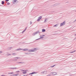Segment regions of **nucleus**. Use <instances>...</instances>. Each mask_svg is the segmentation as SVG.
Masks as SVG:
<instances>
[{
	"label": "nucleus",
	"mask_w": 76,
	"mask_h": 76,
	"mask_svg": "<svg viewBox=\"0 0 76 76\" xmlns=\"http://www.w3.org/2000/svg\"><path fill=\"white\" fill-rule=\"evenodd\" d=\"M26 76H28V74H27L26 75Z\"/></svg>",
	"instance_id": "obj_37"
},
{
	"label": "nucleus",
	"mask_w": 76,
	"mask_h": 76,
	"mask_svg": "<svg viewBox=\"0 0 76 76\" xmlns=\"http://www.w3.org/2000/svg\"><path fill=\"white\" fill-rule=\"evenodd\" d=\"M0 53H2V51H0Z\"/></svg>",
	"instance_id": "obj_35"
},
{
	"label": "nucleus",
	"mask_w": 76,
	"mask_h": 76,
	"mask_svg": "<svg viewBox=\"0 0 76 76\" xmlns=\"http://www.w3.org/2000/svg\"><path fill=\"white\" fill-rule=\"evenodd\" d=\"M7 4L8 5H9L10 4V3L9 2H7Z\"/></svg>",
	"instance_id": "obj_28"
},
{
	"label": "nucleus",
	"mask_w": 76,
	"mask_h": 76,
	"mask_svg": "<svg viewBox=\"0 0 76 76\" xmlns=\"http://www.w3.org/2000/svg\"><path fill=\"white\" fill-rule=\"evenodd\" d=\"M14 2H15L16 3H18V1L17 0H14Z\"/></svg>",
	"instance_id": "obj_15"
},
{
	"label": "nucleus",
	"mask_w": 76,
	"mask_h": 76,
	"mask_svg": "<svg viewBox=\"0 0 76 76\" xmlns=\"http://www.w3.org/2000/svg\"><path fill=\"white\" fill-rule=\"evenodd\" d=\"M20 70L21 72H22V73L23 74V75H25V74H26V73H27V72L26 71H27V70H24V69H20Z\"/></svg>",
	"instance_id": "obj_2"
},
{
	"label": "nucleus",
	"mask_w": 76,
	"mask_h": 76,
	"mask_svg": "<svg viewBox=\"0 0 76 76\" xmlns=\"http://www.w3.org/2000/svg\"><path fill=\"white\" fill-rule=\"evenodd\" d=\"M76 51V50H74L73 51L71 52H70V53H75Z\"/></svg>",
	"instance_id": "obj_19"
},
{
	"label": "nucleus",
	"mask_w": 76,
	"mask_h": 76,
	"mask_svg": "<svg viewBox=\"0 0 76 76\" xmlns=\"http://www.w3.org/2000/svg\"><path fill=\"white\" fill-rule=\"evenodd\" d=\"M40 37L39 39H36V40H38V39H41V38H44V37L42 36H40Z\"/></svg>",
	"instance_id": "obj_10"
},
{
	"label": "nucleus",
	"mask_w": 76,
	"mask_h": 76,
	"mask_svg": "<svg viewBox=\"0 0 76 76\" xmlns=\"http://www.w3.org/2000/svg\"><path fill=\"white\" fill-rule=\"evenodd\" d=\"M19 50H23V51H28H28L29 52H36V51L37 50V48H34L33 49V50H28V48H25V49H17L16 50V51H19Z\"/></svg>",
	"instance_id": "obj_1"
},
{
	"label": "nucleus",
	"mask_w": 76,
	"mask_h": 76,
	"mask_svg": "<svg viewBox=\"0 0 76 76\" xmlns=\"http://www.w3.org/2000/svg\"><path fill=\"white\" fill-rule=\"evenodd\" d=\"M75 12H76V10H75Z\"/></svg>",
	"instance_id": "obj_41"
},
{
	"label": "nucleus",
	"mask_w": 76,
	"mask_h": 76,
	"mask_svg": "<svg viewBox=\"0 0 76 76\" xmlns=\"http://www.w3.org/2000/svg\"><path fill=\"white\" fill-rule=\"evenodd\" d=\"M25 32V30H23V31L22 32V34H23V33H24V32Z\"/></svg>",
	"instance_id": "obj_22"
},
{
	"label": "nucleus",
	"mask_w": 76,
	"mask_h": 76,
	"mask_svg": "<svg viewBox=\"0 0 76 76\" xmlns=\"http://www.w3.org/2000/svg\"><path fill=\"white\" fill-rule=\"evenodd\" d=\"M1 4H4V1H1Z\"/></svg>",
	"instance_id": "obj_18"
},
{
	"label": "nucleus",
	"mask_w": 76,
	"mask_h": 76,
	"mask_svg": "<svg viewBox=\"0 0 76 76\" xmlns=\"http://www.w3.org/2000/svg\"><path fill=\"white\" fill-rule=\"evenodd\" d=\"M12 55H13V56H16V55H17V54L16 53H12Z\"/></svg>",
	"instance_id": "obj_16"
},
{
	"label": "nucleus",
	"mask_w": 76,
	"mask_h": 76,
	"mask_svg": "<svg viewBox=\"0 0 76 76\" xmlns=\"http://www.w3.org/2000/svg\"><path fill=\"white\" fill-rule=\"evenodd\" d=\"M5 1L7 2V1H9V0H5Z\"/></svg>",
	"instance_id": "obj_30"
},
{
	"label": "nucleus",
	"mask_w": 76,
	"mask_h": 76,
	"mask_svg": "<svg viewBox=\"0 0 76 76\" xmlns=\"http://www.w3.org/2000/svg\"><path fill=\"white\" fill-rule=\"evenodd\" d=\"M36 34H37V33H36L35 32L34 33H33L32 34V35H33V36H35V35H36Z\"/></svg>",
	"instance_id": "obj_13"
},
{
	"label": "nucleus",
	"mask_w": 76,
	"mask_h": 76,
	"mask_svg": "<svg viewBox=\"0 0 76 76\" xmlns=\"http://www.w3.org/2000/svg\"><path fill=\"white\" fill-rule=\"evenodd\" d=\"M12 47H10L9 48L10 49H12Z\"/></svg>",
	"instance_id": "obj_31"
},
{
	"label": "nucleus",
	"mask_w": 76,
	"mask_h": 76,
	"mask_svg": "<svg viewBox=\"0 0 76 76\" xmlns=\"http://www.w3.org/2000/svg\"><path fill=\"white\" fill-rule=\"evenodd\" d=\"M9 69H11L12 70H13V69H16L17 68H10Z\"/></svg>",
	"instance_id": "obj_11"
},
{
	"label": "nucleus",
	"mask_w": 76,
	"mask_h": 76,
	"mask_svg": "<svg viewBox=\"0 0 76 76\" xmlns=\"http://www.w3.org/2000/svg\"><path fill=\"white\" fill-rule=\"evenodd\" d=\"M25 63L23 62H17V64H24Z\"/></svg>",
	"instance_id": "obj_5"
},
{
	"label": "nucleus",
	"mask_w": 76,
	"mask_h": 76,
	"mask_svg": "<svg viewBox=\"0 0 76 76\" xmlns=\"http://www.w3.org/2000/svg\"><path fill=\"white\" fill-rule=\"evenodd\" d=\"M54 26V27H55L56 26H57V24L55 25Z\"/></svg>",
	"instance_id": "obj_24"
},
{
	"label": "nucleus",
	"mask_w": 76,
	"mask_h": 76,
	"mask_svg": "<svg viewBox=\"0 0 76 76\" xmlns=\"http://www.w3.org/2000/svg\"><path fill=\"white\" fill-rule=\"evenodd\" d=\"M75 39H76V37L74 38V40H75Z\"/></svg>",
	"instance_id": "obj_36"
},
{
	"label": "nucleus",
	"mask_w": 76,
	"mask_h": 76,
	"mask_svg": "<svg viewBox=\"0 0 76 76\" xmlns=\"http://www.w3.org/2000/svg\"><path fill=\"white\" fill-rule=\"evenodd\" d=\"M37 73V72H32L31 73H29V75H34L35 74H36Z\"/></svg>",
	"instance_id": "obj_7"
},
{
	"label": "nucleus",
	"mask_w": 76,
	"mask_h": 76,
	"mask_svg": "<svg viewBox=\"0 0 76 76\" xmlns=\"http://www.w3.org/2000/svg\"><path fill=\"white\" fill-rule=\"evenodd\" d=\"M18 74H18V73L15 74V76H18Z\"/></svg>",
	"instance_id": "obj_27"
},
{
	"label": "nucleus",
	"mask_w": 76,
	"mask_h": 76,
	"mask_svg": "<svg viewBox=\"0 0 76 76\" xmlns=\"http://www.w3.org/2000/svg\"><path fill=\"white\" fill-rule=\"evenodd\" d=\"M26 29H27V27H26L25 29L24 30V31H25L26 30Z\"/></svg>",
	"instance_id": "obj_26"
},
{
	"label": "nucleus",
	"mask_w": 76,
	"mask_h": 76,
	"mask_svg": "<svg viewBox=\"0 0 76 76\" xmlns=\"http://www.w3.org/2000/svg\"><path fill=\"white\" fill-rule=\"evenodd\" d=\"M75 36H76V34H75Z\"/></svg>",
	"instance_id": "obj_39"
},
{
	"label": "nucleus",
	"mask_w": 76,
	"mask_h": 76,
	"mask_svg": "<svg viewBox=\"0 0 76 76\" xmlns=\"http://www.w3.org/2000/svg\"><path fill=\"white\" fill-rule=\"evenodd\" d=\"M56 66V65H54L53 66H50V67H52V68L54 67V66Z\"/></svg>",
	"instance_id": "obj_21"
},
{
	"label": "nucleus",
	"mask_w": 76,
	"mask_h": 76,
	"mask_svg": "<svg viewBox=\"0 0 76 76\" xmlns=\"http://www.w3.org/2000/svg\"><path fill=\"white\" fill-rule=\"evenodd\" d=\"M47 18H45V21H44V23H46V21H47Z\"/></svg>",
	"instance_id": "obj_17"
},
{
	"label": "nucleus",
	"mask_w": 76,
	"mask_h": 76,
	"mask_svg": "<svg viewBox=\"0 0 76 76\" xmlns=\"http://www.w3.org/2000/svg\"><path fill=\"white\" fill-rule=\"evenodd\" d=\"M25 54H28V55H29V53H25Z\"/></svg>",
	"instance_id": "obj_25"
},
{
	"label": "nucleus",
	"mask_w": 76,
	"mask_h": 76,
	"mask_svg": "<svg viewBox=\"0 0 76 76\" xmlns=\"http://www.w3.org/2000/svg\"><path fill=\"white\" fill-rule=\"evenodd\" d=\"M9 74H13V72H11L9 73Z\"/></svg>",
	"instance_id": "obj_23"
},
{
	"label": "nucleus",
	"mask_w": 76,
	"mask_h": 76,
	"mask_svg": "<svg viewBox=\"0 0 76 76\" xmlns=\"http://www.w3.org/2000/svg\"><path fill=\"white\" fill-rule=\"evenodd\" d=\"M42 32H45V29H43L42 30Z\"/></svg>",
	"instance_id": "obj_14"
},
{
	"label": "nucleus",
	"mask_w": 76,
	"mask_h": 76,
	"mask_svg": "<svg viewBox=\"0 0 76 76\" xmlns=\"http://www.w3.org/2000/svg\"><path fill=\"white\" fill-rule=\"evenodd\" d=\"M32 22L31 21H30V25H32Z\"/></svg>",
	"instance_id": "obj_29"
},
{
	"label": "nucleus",
	"mask_w": 76,
	"mask_h": 76,
	"mask_svg": "<svg viewBox=\"0 0 76 76\" xmlns=\"http://www.w3.org/2000/svg\"><path fill=\"white\" fill-rule=\"evenodd\" d=\"M10 55H11V54H8L7 55H8V56H9Z\"/></svg>",
	"instance_id": "obj_32"
},
{
	"label": "nucleus",
	"mask_w": 76,
	"mask_h": 76,
	"mask_svg": "<svg viewBox=\"0 0 76 76\" xmlns=\"http://www.w3.org/2000/svg\"><path fill=\"white\" fill-rule=\"evenodd\" d=\"M42 19V16H40V17H39L38 19L37 20V21L38 22H39L40 21V20Z\"/></svg>",
	"instance_id": "obj_4"
},
{
	"label": "nucleus",
	"mask_w": 76,
	"mask_h": 76,
	"mask_svg": "<svg viewBox=\"0 0 76 76\" xmlns=\"http://www.w3.org/2000/svg\"><path fill=\"white\" fill-rule=\"evenodd\" d=\"M42 37H45V35H42Z\"/></svg>",
	"instance_id": "obj_34"
},
{
	"label": "nucleus",
	"mask_w": 76,
	"mask_h": 76,
	"mask_svg": "<svg viewBox=\"0 0 76 76\" xmlns=\"http://www.w3.org/2000/svg\"><path fill=\"white\" fill-rule=\"evenodd\" d=\"M23 76H26L25 75H24Z\"/></svg>",
	"instance_id": "obj_38"
},
{
	"label": "nucleus",
	"mask_w": 76,
	"mask_h": 76,
	"mask_svg": "<svg viewBox=\"0 0 76 76\" xmlns=\"http://www.w3.org/2000/svg\"><path fill=\"white\" fill-rule=\"evenodd\" d=\"M0 6H2V5H0Z\"/></svg>",
	"instance_id": "obj_40"
},
{
	"label": "nucleus",
	"mask_w": 76,
	"mask_h": 76,
	"mask_svg": "<svg viewBox=\"0 0 76 76\" xmlns=\"http://www.w3.org/2000/svg\"><path fill=\"white\" fill-rule=\"evenodd\" d=\"M47 72L46 71H44L43 72H41V73L42 74H44V73L45 74H47Z\"/></svg>",
	"instance_id": "obj_8"
},
{
	"label": "nucleus",
	"mask_w": 76,
	"mask_h": 76,
	"mask_svg": "<svg viewBox=\"0 0 76 76\" xmlns=\"http://www.w3.org/2000/svg\"><path fill=\"white\" fill-rule=\"evenodd\" d=\"M52 73L53 74V75H57V72H51V74H52Z\"/></svg>",
	"instance_id": "obj_6"
},
{
	"label": "nucleus",
	"mask_w": 76,
	"mask_h": 76,
	"mask_svg": "<svg viewBox=\"0 0 76 76\" xmlns=\"http://www.w3.org/2000/svg\"><path fill=\"white\" fill-rule=\"evenodd\" d=\"M1 76H5V75H1Z\"/></svg>",
	"instance_id": "obj_33"
},
{
	"label": "nucleus",
	"mask_w": 76,
	"mask_h": 76,
	"mask_svg": "<svg viewBox=\"0 0 76 76\" xmlns=\"http://www.w3.org/2000/svg\"><path fill=\"white\" fill-rule=\"evenodd\" d=\"M20 71H16V73H19V72H20Z\"/></svg>",
	"instance_id": "obj_20"
},
{
	"label": "nucleus",
	"mask_w": 76,
	"mask_h": 76,
	"mask_svg": "<svg viewBox=\"0 0 76 76\" xmlns=\"http://www.w3.org/2000/svg\"><path fill=\"white\" fill-rule=\"evenodd\" d=\"M14 58H15V61H17V59H18V58H19V57H15Z\"/></svg>",
	"instance_id": "obj_9"
},
{
	"label": "nucleus",
	"mask_w": 76,
	"mask_h": 76,
	"mask_svg": "<svg viewBox=\"0 0 76 76\" xmlns=\"http://www.w3.org/2000/svg\"><path fill=\"white\" fill-rule=\"evenodd\" d=\"M65 23H66V22L65 21H64L63 23H61L60 26H62L64 25L65 24Z\"/></svg>",
	"instance_id": "obj_3"
},
{
	"label": "nucleus",
	"mask_w": 76,
	"mask_h": 76,
	"mask_svg": "<svg viewBox=\"0 0 76 76\" xmlns=\"http://www.w3.org/2000/svg\"><path fill=\"white\" fill-rule=\"evenodd\" d=\"M36 33L37 34H40V32H39V31H37L36 32Z\"/></svg>",
	"instance_id": "obj_12"
}]
</instances>
